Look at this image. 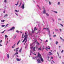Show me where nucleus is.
Here are the masks:
<instances>
[{
    "label": "nucleus",
    "instance_id": "obj_26",
    "mask_svg": "<svg viewBox=\"0 0 64 64\" xmlns=\"http://www.w3.org/2000/svg\"><path fill=\"white\" fill-rule=\"evenodd\" d=\"M5 3H6L7 2V0H5L4 1Z\"/></svg>",
    "mask_w": 64,
    "mask_h": 64
},
{
    "label": "nucleus",
    "instance_id": "obj_14",
    "mask_svg": "<svg viewBox=\"0 0 64 64\" xmlns=\"http://www.w3.org/2000/svg\"><path fill=\"white\" fill-rule=\"evenodd\" d=\"M35 47H34V48H33V50L34 51H36V50H35Z\"/></svg>",
    "mask_w": 64,
    "mask_h": 64
},
{
    "label": "nucleus",
    "instance_id": "obj_52",
    "mask_svg": "<svg viewBox=\"0 0 64 64\" xmlns=\"http://www.w3.org/2000/svg\"><path fill=\"white\" fill-rule=\"evenodd\" d=\"M2 40H1L0 41V43H1V42H2Z\"/></svg>",
    "mask_w": 64,
    "mask_h": 64
},
{
    "label": "nucleus",
    "instance_id": "obj_38",
    "mask_svg": "<svg viewBox=\"0 0 64 64\" xmlns=\"http://www.w3.org/2000/svg\"><path fill=\"white\" fill-rule=\"evenodd\" d=\"M64 51V50H62L61 52V53H62V52H63Z\"/></svg>",
    "mask_w": 64,
    "mask_h": 64
},
{
    "label": "nucleus",
    "instance_id": "obj_22",
    "mask_svg": "<svg viewBox=\"0 0 64 64\" xmlns=\"http://www.w3.org/2000/svg\"><path fill=\"white\" fill-rule=\"evenodd\" d=\"M49 5H51V3L50 2V1H49Z\"/></svg>",
    "mask_w": 64,
    "mask_h": 64
},
{
    "label": "nucleus",
    "instance_id": "obj_36",
    "mask_svg": "<svg viewBox=\"0 0 64 64\" xmlns=\"http://www.w3.org/2000/svg\"><path fill=\"white\" fill-rule=\"evenodd\" d=\"M4 33V31L2 32V34H3V33Z\"/></svg>",
    "mask_w": 64,
    "mask_h": 64
},
{
    "label": "nucleus",
    "instance_id": "obj_51",
    "mask_svg": "<svg viewBox=\"0 0 64 64\" xmlns=\"http://www.w3.org/2000/svg\"><path fill=\"white\" fill-rule=\"evenodd\" d=\"M52 62H53L54 63H55V62H54L53 61V60H52Z\"/></svg>",
    "mask_w": 64,
    "mask_h": 64
},
{
    "label": "nucleus",
    "instance_id": "obj_9",
    "mask_svg": "<svg viewBox=\"0 0 64 64\" xmlns=\"http://www.w3.org/2000/svg\"><path fill=\"white\" fill-rule=\"evenodd\" d=\"M40 58V59L41 61H42V62H43V58H42V57Z\"/></svg>",
    "mask_w": 64,
    "mask_h": 64
},
{
    "label": "nucleus",
    "instance_id": "obj_45",
    "mask_svg": "<svg viewBox=\"0 0 64 64\" xmlns=\"http://www.w3.org/2000/svg\"><path fill=\"white\" fill-rule=\"evenodd\" d=\"M54 37H56V35H54Z\"/></svg>",
    "mask_w": 64,
    "mask_h": 64
},
{
    "label": "nucleus",
    "instance_id": "obj_8",
    "mask_svg": "<svg viewBox=\"0 0 64 64\" xmlns=\"http://www.w3.org/2000/svg\"><path fill=\"white\" fill-rule=\"evenodd\" d=\"M43 13H44V14H45L46 13V10H45V9H44L43 11Z\"/></svg>",
    "mask_w": 64,
    "mask_h": 64
},
{
    "label": "nucleus",
    "instance_id": "obj_58",
    "mask_svg": "<svg viewBox=\"0 0 64 64\" xmlns=\"http://www.w3.org/2000/svg\"><path fill=\"white\" fill-rule=\"evenodd\" d=\"M59 48H60L61 47L60 46H59Z\"/></svg>",
    "mask_w": 64,
    "mask_h": 64
},
{
    "label": "nucleus",
    "instance_id": "obj_17",
    "mask_svg": "<svg viewBox=\"0 0 64 64\" xmlns=\"http://www.w3.org/2000/svg\"><path fill=\"white\" fill-rule=\"evenodd\" d=\"M15 12H19V10H15Z\"/></svg>",
    "mask_w": 64,
    "mask_h": 64
},
{
    "label": "nucleus",
    "instance_id": "obj_2",
    "mask_svg": "<svg viewBox=\"0 0 64 64\" xmlns=\"http://www.w3.org/2000/svg\"><path fill=\"white\" fill-rule=\"evenodd\" d=\"M14 29H15V27L13 26V27H12L10 30H8V31H11L12 30H13V31H14Z\"/></svg>",
    "mask_w": 64,
    "mask_h": 64
},
{
    "label": "nucleus",
    "instance_id": "obj_15",
    "mask_svg": "<svg viewBox=\"0 0 64 64\" xmlns=\"http://www.w3.org/2000/svg\"><path fill=\"white\" fill-rule=\"evenodd\" d=\"M2 22H4L5 21V20H1Z\"/></svg>",
    "mask_w": 64,
    "mask_h": 64
},
{
    "label": "nucleus",
    "instance_id": "obj_43",
    "mask_svg": "<svg viewBox=\"0 0 64 64\" xmlns=\"http://www.w3.org/2000/svg\"><path fill=\"white\" fill-rule=\"evenodd\" d=\"M57 54L58 55V56H59V53H58V52H57Z\"/></svg>",
    "mask_w": 64,
    "mask_h": 64
},
{
    "label": "nucleus",
    "instance_id": "obj_54",
    "mask_svg": "<svg viewBox=\"0 0 64 64\" xmlns=\"http://www.w3.org/2000/svg\"><path fill=\"white\" fill-rule=\"evenodd\" d=\"M16 16H18V14H16Z\"/></svg>",
    "mask_w": 64,
    "mask_h": 64
},
{
    "label": "nucleus",
    "instance_id": "obj_42",
    "mask_svg": "<svg viewBox=\"0 0 64 64\" xmlns=\"http://www.w3.org/2000/svg\"><path fill=\"white\" fill-rule=\"evenodd\" d=\"M47 58H48V59H49L50 58V57L49 56H48Z\"/></svg>",
    "mask_w": 64,
    "mask_h": 64
},
{
    "label": "nucleus",
    "instance_id": "obj_13",
    "mask_svg": "<svg viewBox=\"0 0 64 64\" xmlns=\"http://www.w3.org/2000/svg\"><path fill=\"white\" fill-rule=\"evenodd\" d=\"M47 49H50V48L49 47V48H46V49L47 50V51H48V50H47Z\"/></svg>",
    "mask_w": 64,
    "mask_h": 64
},
{
    "label": "nucleus",
    "instance_id": "obj_56",
    "mask_svg": "<svg viewBox=\"0 0 64 64\" xmlns=\"http://www.w3.org/2000/svg\"><path fill=\"white\" fill-rule=\"evenodd\" d=\"M16 44H14V46H15V45Z\"/></svg>",
    "mask_w": 64,
    "mask_h": 64
},
{
    "label": "nucleus",
    "instance_id": "obj_31",
    "mask_svg": "<svg viewBox=\"0 0 64 64\" xmlns=\"http://www.w3.org/2000/svg\"><path fill=\"white\" fill-rule=\"evenodd\" d=\"M15 47V46H12V48H13Z\"/></svg>",
    "mask_w": 64,
    "mask_h": 64
},
{
    "label": "nucleus",
    "instance_id": "obj_44",
    "mask_svg": "<svg viewBox=\"0 0 64 64\" xmlns=\"http://www.w3.org/2000/svg\"><path fill=\"white\" fill-rule=\"evenodd\" d=\"M55 13H57V12H54Z\"/></svg>",
    "mask_w": 64,
    "mask_h": 64
},
{
    "label": "nucleus",
    "instance_id": "obj_40",
    "mask_svg": "<svg viewBox=\"0 0 64 64\" xmlns=\"http://www.w3.org/2000/svg\"><path fill=\"white\" fill-rule=\"evenodd\" d=\"M5 37L6 38H7V36L5 35Z\"/></svg>",
    "mask_w": 64,
    "mask_h": 64
},
{
    "label": "nucleus",
    "instance_id": "obj_48",
    "mask_svg": "<svg viewBox=\"0 0 64 64\" xmlns=\"http://www.w3.org/2000/svg\"><path fill=\"white\" fill-rule=\"evenodd\" d=\"M2 46V45H1V44H0V46Z\"/></svg>",
    "mask_w": 64,
    "mask_h": 64
},
{
    "label": "nucleus",
    "instance_id": "obj_7",
    "mask_svg": "<svg viewBox=\"0 0 64 64\" xmlns=\"http://www.w3.org/2000/svg\"><path fill=\"white\" fill-rule=\"evenodd\" d=\"M37 60L38 62V63H40V60L39 59H38V60Z\"/></svg>",
    "mask_w": 64,
    "mask_h": 64
},
{
    "label": "nucleus",
    "instance_id": "obj_10",
    "mask_svg": "<svg viewBox=\"0 0 64 64\" xmlns=\"http://www.w3.org/2000/svg\"><path fill=\"white\" fill-rule=\"evenodd\" d=\"M18 49H19V48H18L16 49V52H17V51H18Z\"/></svg>",
    "mask_w": 64,
    "mask_h": 64
},
{
    "label": "nucleus",
    "instance_id": "obj_27",
    "mask_svg": "<svg viewBox=\"0 0 64 64\" xmlns=\"http://www.w3.org/2000/svg\"><path fill=\"white\" fill-rule=\"evenodd\" d=\"M60 2H58V5H60Z\"/></svg>",
    "mask_w": 64,
    "mask_h": 64
},
{
    "label": "nucleus",
    "instance_id": "obj_29",
    "mask_svg": "<svg viewBox=\"0 0 64 64\" xmlns=\"http://www.w3.org/2000/svg\"><path fill=\"white\" fill-rule=\"evenodd\" d=\"M8 16V15L7 14H6L5 15V16H4V17H5L6 16Z\"/></svg>",
    "mask_w": 64,
    "mask_h": 64
},
{
    "label": "nucleus",
    "instance_id": "obj_37",
    "mask_svg": "<svg viewBox=\"0 0 64 64\" xmlns=\"http://www.w3.org/2000/svg\"><path fill=\"white\" fill-rule=\"evenodd\" d=\"M23 38H24L23 37H22V40H23Z\"/></svg>",
    "mask_w": 64,
    "mask_h": 64
},
{
    "label": "nucleus",
    "instance_id": "obj_35",
    "mask_svg": "<svg viewBox=\"0 0 64 64\" xmlns=\"http://www.w3.org/2000/svg\"><path fill=\"white\" fill-rule=\"evenodd\" d=\"M2 27H4L5 25H2Z\"/></svg>",
    "mask_w": 64,
    "mask_h": 64
},
{
    "label": "nucleus",
    "instance_id": "obj_28",
    "mask_svg": "<svg viewBox=\"0 0 64 64\" xmlns=\"http://www.w3.org/2000/svg\"><path fill=\"white\" fill-rule=\"evenodd\" d=\"M16 32H17V33H19V31L18 30H16Z\"/></svg>",
    "mask_w": 64,
    "mask_h": 64
},
{
    "label": "nucleus",
    "instance_id": "obj_12",
    "mask_svg": "<svg viewBox=\"0 0 64 64\" xmlns=\"http://www.w3.org/2000/svg\"><path fill=\"white\" fill-rule=\"evenodd\" d=\"M7 57H8V59H9V58H10V57H9V54H7Z\"/></svg>",
    "mask_w": 64,
    "mask_h": 64
},
{
    "label": "nucleus",
    "instance_id": "obj_39",
    "mask_svg": "<svg viewBox=\"0 0 64 64\" xmlns=\"http://www.w3.org/2000/svg\"><path fill=\"white\" fill-rule=\"evenodd\" d=\"M35 47V48H36V49H37V48H38V47H37V46H36Z\"/></svg>",
    "mask_w": 64,
    "mask_h": 64
},
{
    "label": "nucleus",
    "instance_id": "obj_57",
    "mask_svg": "<svg viewBox=\"0 0 64 64\" xmlns=\"http://www.w3.org/2000/svg\"><path fill=\"white\" fill-rule=\"evenodd\" d=\"M37 6L38 7H39V6L38 5H37Z\"/></svg>",
    "mask_w": 64,
    "mask_h": 64
},
{
    "label": "nucleus",
    "instance_id": "obj_25",
    "mask_svg": "<svg viewBox=\"0 0 64 64\" xmlns=\"http://www.w3.org/2000/svg\"><path fill=\"white\" fill-rule=\"evenodd\" d=\"M60 25L61 26H62V27H63V25L62 24H60Z\"/></svg>",
    "mask_w": 64,
    "mask_h": 64
},
{
    "label": "nucleus",
    "instance_id": "obj_61",
    "mask_svg": "<svg viewBox=\"0 0 64 64\" xmlns=\"http://www.w3.org/2000/svg\"><path fill=\"white\" fill-rule=\"evenodd\" d=\"M3 12L4 13H5V11H4Z\"/></svg>",
    "mask_w": 64,
    "mask_h": 64
},
{
    "label": "nucleus",
    "instance_id": "obj_21",
    "mask_svg": "<svg viewBox=\"0 0 64 64\" xmlns=\"http://www.w3.org/2000/svg\"><path fill=\"white\" fill-rule=\"evenodd\" d=\"M58 42L57 41H56V45H57V44H58Z\"/></svg>",
    "mask_w": 64,
    "mask_h": 64
},
{
    "label": "nucleus",
    "instance_id": "obj_50",
    "mask_svg": "<svg viewBox=\"0 0 64 64\" xmlns=\"http://www.w3.org/2000/svg\"><path fill=\"white\" fill-rule=\"evenodd\" d=\"M60 31H61V29H60Z\"/></svg>",
    "mask_w": 64,
    "mask_h": 64
},
{
    "label": "nucleus",
    "instance_id": "obj_49",
    "mask_svg": "<svg viewBox=\"0 0 64 64\" xmlns=\"http://www.w3.org/2000/svg\"><path fill=\"white\" fill-rule=\"evenodd\" d=\"M8 25H9V24H6V26H8Z\"/></svg>",
    "mask_w": 64,
    "mask_h": 64
},
{
    "label": "nucleus",
    "instance_id": "obj_60",
    "mask_svg": "<svg viewBox=\"0 0 64 64\" xmlns=\"http://www.w3.org/2000/svg\"><path fill=\"white\" fill-rule=\"evenodd\" d=\"M43 9H44V7H43Z\"/></svg>",
    "mask_w": 64,
    "mask_h": 64
},
{
    "label": "nucleus",
    "instance_id": "obj_34",
    "mask_svg": "<svg viewBox=\"0 0 64 64\" xmlns=\"http://www.w3.org/2000/svg\"><path fill=\"white\" fill-rule=\"evenodd\" d=\"M36 58V57H34L33 58H32L33 59H35V58Z\"/></svg>",
    "mask_w": 64,
    "mask_h": 64
},
{
    "label": "nucleus",
    "instance_id": "obj_19",
    "mask_svg": "<svg viewBox=\"0 0 64 64\" xmlns=\"http://www.w3.org/2000/svg\"><path fill=\"white\" fill-rule=\"evenodd\" d=\"M15 55H17V54H18V52H16V53L15 54Z\"/></svg>",
    "mask_w": 64,
    "mask_h": 64
},
{
    "label": "nucleus",
    "instance_id": "obj_47",
    "mask_svg": "<svg viewBox=\"0 0 64 64\" xmlns=\"http://www.w3.org/2000/svg\"><path fill=\"white\" fill-rule=\"evenodd\" d=\"M60 38L61 39H62V38L61 37H60Z\"/></svg>",
    "mask_w": 64,
    "mask_h": 64
},
{
    "label": "nucleus",
    "instance_id": "obj_4",
    "mask_svg": "<svg viewBox=\"0 0 64 64\" xmlns=\"http://www.w3.org/2000/svg\"><path fill=\"white\" fill-rule=\"evenodd\" d=\"M38 57H39V58H41L42 57V56H41V54H39V53H38Z\"/></svg>",
    "mask_w": 64,
    "mask_h": 64
},
{
    "label": "nucleus",
    "instance_id": "obj_46",
    "mask_svg": "<svg viewBox=\"0 0 64 64\" xmlns=\"http://www.w3.org/2000/svg\"><path fill=\"white\" fill-rule=\"evenodd\" d=\"M58 20H61V19L59 18L58 19Z\"/></svg>",
    "mask_w": 64,
    "mask_h": 64
},
{
    "label": "nucleus",
    "instance_id": "obj_11",
    "mask_svg": "<svg viewBox=\"0 0 64 64\" xmlns=\"http://www.w3.org/2000/svg\"><path fill=\"white\" fill-rule=\"evenodd\" d=\"M18 4H19V1L18 0V2L16 4H15V5H16V6H17V5H18Z\"/></svg>",
    "mask_w": 64,
    "mask_h": 64
},
{
    "label": "nucleus",
    "instance_id": "obj_32",
    "mask_svg": "<svg viewBox=\"0 0 64 64\" xmlns=\"http://www.w3.org/2000/svg\"><path fill=\"white\" fill-rule=\"evenodd\" d=\"M21 5V3H20V4L19 6H18V7H20Z\"/></svg>",
    "mask_w": 64,
    "mask_h": 64
},
{
    "label": "nucleus",
    "instance_id": "obj_55",
    "mask_svg": "<svg viewBox=\"0 0 64 64\" xmlns=\"http://www.w3.org/2000/svg\"><path fill=\"white\" fill-rule=\"evenodd\" d=\"M46 42H48V40H46Z\"/></svg>",
    "mask_w": 64,
    "mask_h": 64
},
{
    "label": "nucleus",
    "instance_id": "obj_64",
    "mask_svg": "<svg viewBox=\"0 0 64 64\" xmlns=\"http://www.w3.org/2000/svg\"><path fill=\"white\" fill-rule=\"evenodd\" d=\"M40 10H41V8H40Z\"/></svg>",
    "mask_w": 64,
    "mask_h": 64
},
{
    "label": "nucleus",
    "instance_id": "obj_53",
    "mask_svg": "<svg viewBox=\"0 0 64 64\" xmlns=\"http://www.w3.org/2000/svg\"><path fill=\"white\" fill-rule=\"evenodd\" d=\"M52 59H53V57H51Z\"/></svg>",
    "mask_w": 64,
    "mask_h": 64
},
{
    "label": "nucleus",
    "instance_id": "obj_63",
    "mask_svg": "<svg viewBox=\"0 0 64 64\" xmlns=\"http://www.w3.org/2000/svg\"><path fill=\"white\" fill-rule=\"evenodd\" d=\"M62 64H64V62H62Z\"/></svg>",
    "mask_w": 64,
    "mask_h": 64
},
{
    "label": "nucleus",
    "instance_id": "obj_30",
    "mask_svg": "<svg viewBox=\"0 0 64 64\" xmlns=\"http://www.w3.org/2000/svg\"><path fill=\"white\" fill-rule=\"evenodd\" d=\"M21 50H22V49H20L19 50L20 52H21Z\"/></svg>",
    "mask_w": 64,
    "mask_h": 64
},
{
    "label": "nucleus",
    "instance_id": "obj_59",
    "mask_svg": "<svg viewBox=\"0 0 64 64\" xmlns=\"http://www.w3.org/2000/svg\"><path fill=\"white\" fill-rule=\"evenodd\" d=\"M14 51H15V50L14 49Z\"/></svg>",
    "mask_w": 64,
    "mask_h": 64
},
{
    "label": "nucleus",
    "instance_id": "obj_18",
    "mask_svg": "<svg viewBox=\"0 0 64 64\" xmlns=\"http://www.w3.org/2000/svg\"><path fill=\"white\" fill-rule=\"evenodd\" d=\"M41 48H38V50H40V51H41Z\"/></svg>",
    "mask_w": 64,
    "mask_h": 64
},
{
    "label": "nucleus",
    "instance_id": "obj_33",
    "mask_svg": "<svg viewBox=\"0 0 64 64\" xmlns=\"http://www.w3.org/2000/svg\"><path fill=\"white\" fill-rule=\"evenodd\" d=\"M36 27H35L34 28V31H35V30H36Z\"/></svg>",
    "mask_w": 64,
    "mask_h": 64
},
{
    "label": "nucleus",
    "instance_id": "obj_62",
    "mask_svg": "<svg viewBox=\"0 0 64 64\" xmlns=\"http://www.w3.org/2000/svg\"><path fill=\"white\" fill-rule=\"evenodd\" d=\"M44 49H45V48H43V50Z\"/></svg>",
    "mask_w": 64,
    "mask_h": 64
},
{
    "label": "nucleus",
    "instance_id": "obj_23",
    "mask_svg": "<svg viewBox=\"0 0 64 64\" xmlns=\"http://www.w3.org/2000/svg\"><path fill=\"white\" fill-rule=\"evenodd\" d=\"M46 14L48 16H49V14H48L46 13Z\"/></svg>",
    "mask_w": 64,
    "mask_h": 64
},
{
    "label": "nucleus",
    "instance_id": "obj_20",
    "mask_svg": "<svg viewBox=\"0 0 64 64\" xmlns=\"http://www.w3.org/2000/svg\"><path fill=\"white\" fill-rule=\"evenodd\" d=\"M20 40H19L18 42V43H17V45H18V44H19V43L20 42Z\"/></svg>",
    "mask_w": 64,
    "mask_h": 64
},
{
    "label": "nucleus",
    "instance_id": "obj_16",
    "mask_svg": "<svg viewBox=\"0 0 64 64\" xmlns=\"http://www.w3.org/2000/svg\"><path fill=\"white\" fill-rule=\"evenodd\" d=\"M49 55H52V53L50 52H49Z\"/></svg>",
    "mask_w": 64,
    "mask_h": 64
},
{
    "label": "nucleus",
    "instance_id": "obj_3",
    "mask_svg": "<svg viewBox=\"0 0 64 64\" xmlns=\"http://www.w3.org/2000/svg\"><path fill=\"white\" fill-rule=\"evenodd\" d=\"M44 29H46H46H47L48 31V32H49V34L48 35H50V30H49V29L48 28H44L43 29V30H44Z\"/></svg>",
    "mask_w": 64,
    "mask_h": 64
},
{
    "label": "nucleus",
    "instance_id": "obj_6",
    "mask_svg": "<svg viewBox=\"0 0 64 64\" xmlns=\"http://www.w3.org/2000/svg\"><path fill=\"white\" fill-rule=\"evenodd\" d=\"M16 60L17 61H20V60H21V59H19L18 58H16Z\"/></svg>",
    "mask_w": 64,
    "mask_h": 64
},
{
    "label": "nucleus",
    "instance_id": "obj_1",
    "mask_svg": "<svg viewBox=\"0 0 64 64\" xmlns=\"http://www.w3.org/2000/svg\"><path fill=\"white\" fill-rule=\"evenodd\" d=\"M24 39L23 40V41L22 42H24L26 40H26L25 41V43H26L27 42V35H26V36H24Z\"/></svg>",
    "mask_w": 64,
    "mask_h": 64
},
{
    "label": "nucleus",
    "instance_id": "obj_5",
    "mask_svg": "<svg viewBox=\"0 0 64 64\" xmlns=\"http://www.w3.org/2000/svg\"><path fill=\"white\" fill-rule=\"evenodd\" d=\"M25 5V4L24 3V4H23L22 5V9H24V5Z\"/></svg>",
    "mask_w": 64,
    "mask_h": 64
},
{
    "label": "nucleus",
    "instance_id": "obj_24",
    "mask_svg": "<svg viewBox=\"0 0 64 64\" xmlns=\"http://www.w3.org/2000/svg\"><path fill=\"white\" fill-rule=\"evenodd\" d=\"M34 32H35V31L34 30V31H33L32 30V33H34Z\"/></svg>",
    "mask_w": 64,
    "mask_h": 64
},
{
    "label": "nucleus",
    "instance_id": "obj_41",
    "mask_svg": "<svg viewBox=\"0 0 64 64\" xmlns=\"http://www.w3.org/2000/svg\"><path fill=\"white\" fill-rule=\"evenodd\" d=\"M23 36H24V34H22V37H23Z\"/></svg>",
    "mask_w": 64,
    "mask_h": 64
}]
</instances>
